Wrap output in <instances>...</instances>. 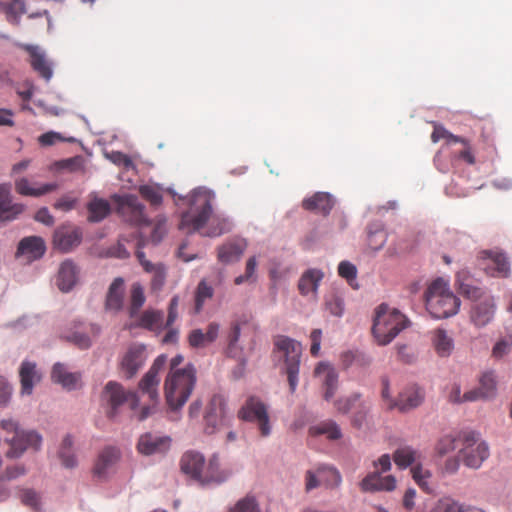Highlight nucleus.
<instances>
[{"label": "nucleus", "instance_id": "obj_1", "mask_svg": "<svg viewBox=\"0 0 512 512\" xmlns=\"http://www.w3.org/2000/svg\"><path fill=\"white\" fill-rule=\"evenodd\" d=\"M214 195L205 189H196L189 198L190 209L181 216L179 229L187 233L200 231L208 223L202 233L207 237H219L232 230L231 220L221 214L212 215Z\"/></svg>", "mask_w": 512, "mask_h": 512}, {"label": "nucleus", "instance_id": "obj_2", "mask_svg": "<svg viewBox=\"0 0 512 512\" xmlns=\"http://www.w3.org/2000/svg\"><path fill=\"white\" fill-rule=\"evenodd\" d=\"M196 384V370L193 365L188 364L183 370L169 371L164 391L168 407L172 411L181 409L189 399Z\"/></svg>", "mask_w": 512, "mask_h": 512}, {"label": "nucleus", "instance_id": "obj_3", "mask_svg": "<svg viewBox=\"0 0 512 512\" xmlns=\"http://www.w3.org/2000/svg\"><path fill=\"white\" fill-rule=\"evenodd\" d=\"M425 302L428 312L437 319L455 315L460 307V299L453 294L449 283L442 278H437L428 286Z\"/></svg>", "mask_w": 512, "mask_h": 512}, {"label": "nucleus", "instance_id": "obj_4", "mask_svg": "<svg viewBox=\"0 0 512 512\" xmlns=\"http://www.w3.org/2000/svg\"><path fill=\"white\" fill-rule=\"evenodd\" d=\"M407 324L405 315L386 304H381L375 310L372 333L379 345H387L406 328Z\"/></svg>", "mask_w": 512, "mask_h": 512}, {"label": "nucleus", "instance_id": "obj_5", "mask_svg": "<svg viewBox=\"0 0 512 512\" xmlns=\"http://www.w3.org/2000/svg\"><path fill=\"white\" fill-rule=\"evenodd\" d=\"M303 347L302 344L288 336L278 335L274 338V353L279 354L283 362L282 370L287 375L290 392L294 393L298 385V375Z\"/></svg>", "mask_w": 512, "mask_h": 512}, {"label": "nucleus", "instance_id": "obj_6", "mask_svg": "<svg viewBox=\"0 0 512 512\" xmlns=\"http://www.w3.org/2000/svg\"><path fill=\"white\" fill-rule=\"evenodd\" d=\"M181 471L197 480L201 484L221 483L225 477L218 471L219 463L216 457L209 460L205 467L204 456L198 452L188 451L183 454L180 460Z\"/></svg>", "mask_w": 512, "mask_h": 512}, {"label": "nucleus", "instance_id": "obj_7", "mask_svg": "<svg viewBox=\"0 0 512 512\" xmlns=\"http://www.w3.org/2000/svg\"><path fill=\"white\" fill-rule=\"evenodd\" d=\"M459 457L463 464L471 469H478L489 457L488 445L481 441L474 432L462 434Z\"/></svg>", "mask_w": 512, "mask_h": 512}, {"label": "nucleus", "instance_id": "obj_8", "mask_svg": "<svg viewBox=\"0 0 512 512\" xmlns=\"http://www.w3.org/2000/svg\"><path fill=\"white\" fill-rule=\"evenodd\" d=\"M1 427L4 430L15 432L14 436L9 440L10 449L6 452L7 457L17 458L29 447L35 450L39 449L41 436L38 433L34 431H20L17 423L12 419L2 420Z\"/></svg>", "mask_w": 512, "mask_h": 512}, {"label": "nucleus", "instance_id": "obj_9", "mask_svg": "<svg viewBox=\"0 0 512 512\" xmlns=\"http://www.w3.org/2000/svg\"><path fill=\"white\" fill-rule=\"evenodd\" d=\"M239 419L257 425L260 435L267 437L271 433V424L267 406L256 396L247 398L238 411Z\"/></svg>", "mask_w": 512, "mask_h": 512}, {"label": "nucleus", "instance_id": "obj_10", "mask_svg": "<svg viewBox=\"0 0 512 512\" xmlns=\"http://www.w3.org/2000/svg\"><path fill=\"white\" fill-rule=\"evenodd\" d=\"M131 397H134L132 392L126 391L124 387L117 382L109 381L105 385L101 395V402L106 410L107 417H116L121 406Z\"/></svg>", "mask_w": 512, "mask_h": 512}, {"label": "nucleus", "instance_id": "obj_11", "mask_svg": "<svg viewBox=\"0 0 512 512\" xmlns=\"http://www.w3.org/2000/svg\"><path fill=\"white\" fill-rule=\"evenodd\" d=\"M145 232L139 231L137 233L133 234V237L137 239L136 243V251L135 255L140 262L143 269L152 274L151 279V287L153 290H160L162 286L165 283L166 279V270L163 264L157 263L153 264L152 262L148 261L145 257L144 252L142 251V248L145 245V239H144Z\"/></svg>", "mask_w": 512, "mask_h": 512}, {"label": "nucleus", "instance_id": "obj_12", "mask_svg": "<svg viewBox=\"0 0 512 512\" xmlns=\"http://www.w3.org/2000/svg\"><path fill=\"white\" fill-rule=\"evenodd\" d=\"M479 258L485 263L484 270L493 277L506 278L510 274V263L506 255L499 250H483L479 253Z\"/></svg>", "mask_w": 512, "mask_h": 512}, {"label": "nucleus", "instance_id": "obj_13", "mask_svg": "<svg viewBox=\"0 0 512 512\" xmlns=\"http://www.w3.org/2000/svg\"><path fill=\"white\" fill-rule=\"evenodd\" d=\"M167 362L165 355H159L153 362L148 372L139 382V389L143 394H147L150 400L157 401L158 387L160 384L159 372L164 368Z\"/></svg>", "mask_w": 512, "mask_h": 512}, {"label": "nucleus", "instance_id": "obj_14", "mask_svg": "<svg viewBox=\"0 0 512 512\" xmlns=\"http://www.w3.org/2000/svg\"><path fill=\"white\" fill-rule=\"evenodd\" d=\"M146 350L145 346L141 344L131 345L120 361V370L124 376L128 379L132 378L137 374L140 368L146 361Z\"/></svg>", "mask_w": 512, "mask_h": 512}, {"label": "nucleus", "instance_id": "obj_15", "mask_svg": "<svg viewBox=\"0 0 512 512\" xmlns=\"http://www.w3.org/2000/svg\"><path fill=\"white\" fill-rule=\"evenodd\" d=\"M379 470L368 473L359 483L362 492H391L396 488V478L392 475L382 476Z\"/></svg>", "mask_w": 512, "mask_h": 512}, {"label": "nucleus", "instance_id": "obj_16", "mask_svg": "<svg viewBox=\"0 0 512 512\" xmlns=\"http://www.w3.org/2000/svg\"><path fill=\"white\" fill-rule=\"evenodd\" d=\"M81 241V229L72 225H62L55 230L53 235L54 246L62 252H69L77 247Z\"/></svg>", "mask_w": 512, "mask_h": 512}, {"label": "nucleus", "instance_id": "obj_17", "mask_svg": "<svg viewBox=\"0 0 512 512\" xmlns=\"http://www.w3.org/2000/svg\"><path fill=\"white\" fill-rule=\"evenodd\" d=\"M314 376L319 378L323 389V398L330 401L338 390V373L333 366L320 362L315 370Z\"/></svg>", "mask_w": 512, "mask_h": 512}, {"label": "nucleus", "instance_id": "obj_18", "mask_svg": "<svg viewBox=\"0 0 512 512\" xmlns=\"http://www.w3.org/2000/svg\"><path fill=\"white\" fill-rule=\"evenodd\" d=\"M495 309L493 297L480 298L471 306L470 320L476 327H484L493 320Z\"/></svg>", "mask_w": 512, "mask_h": 512}, {"label": "nucleus", "instance_id": "obj_19", "mask_svg": "<svg viewBox=\"0 0 512 512\" xmlns=\"http://www.w3.org/2000/svg\"><path fill=\"white\" fill-rule=\"evenodd\" d=\"M171 445V438L146 433L139 438L137 448L141 454L153 455L167 452Z\"/></svg>", "mask_w": 512, "mask_h": 512}, {"label": "nucleus", "instance_id": "obj_20", "mask_svg": "<svg viewBox=\"0 0 512 512\" xmlns=\"http://www.w3.org/2000/svg\"><path fill=\"white\" fill-rule=\"evenodd\" d=\"M100 333V327L96 324H89L84 326L80 324L74 327V330L65 334V339L80 349H88L92 344V338H95Z\"/></svg>", "mask_w": 512, "mask_h": 512}, {"label": "nucleus", "instance_id": "obj_21", "mask_svg": "<svg viewBox=\"0 0 512 512\" xmlns=\"http://www.w3.org/2000/svg\"><path fill=\"white\" fill-rule=\"evenodd\" d=\"M496 394V377L493 372H484L479 379V386L466 392L468 400H488Z\"/></svg>", "mask_w": 512, "mask_h": 512}, {"label": "nucleus", "instance_id": "obj_22", "mask_svg": "<svg viewBox=\"0 0 512 512\" xmlns=\"http://www.w3.org/2000/svg\"><path fill=\"white\" fill-rule=\"evenodd\" d=\"M226 414L225 399L221 395H214L207 407L204 415L207 433H213L215 428L221 423Z\"/></svg>", "mask_w": 512, "mask_h": 512}, {"label": "nucleus", "instance_id": "obj_23", "mask_svg": "<svg viewBox=\"0 0 512 512\" xmlns=\"http://www.w3.org/2000/svg\"><path fill=\"white\" fill-rule=\"evenodd\" d=\"M46 251L44 240L38 236H29L23 238L17 248L16 256L25 257L28 261L41 258Z\"/></svg>", "mask_w": 512, "mask_h": 512}, {"label": "nucleus", "instance_id": "obj_24", "mask_svg": "<svg viewBox=\"0 0 512 512\" xmlns=\"http://www.w3.org/2000/svg\"><path fill=\"white\" fill-rule=\"evenodd\" d=\"M120 459V451L116 447L107 446L98 455L93 472L98 478H105Z\"/></svg>", "mask_w": 512, "mask_h": 512}, {"label": "nucleus", "instance_id": "obj_25", "mask_svg": "<svg viewBox=\"0 0 512 512\" xmlns=\"http://www.w3.org/2000/svg\"><path fill=\"white\" fill-rule=\"evenodd\" d=\"M424 399L423 392L417 387H409L402 391L397 400L390 401L388 409L398 408L401 412H406L418 407Z\"/></svg>", "mask_w": 512, "mask_h": 512}, {"label": "nucleus", "instance_id": "obj_26", "mask_svg": "<svg viewBox=\"0 0 512 512\" xmlns=\"http://www.w3.org/2000/svg\"><path fill=\"white\" fill-rule=\"evenodd\" d=\"M51 379L64 389L71 391L81 386V374L69 372L62 363H55L51 371Z\"/></svg>", "mask_w": 512, "mask_h": 512}, {"label": "nucleus", "instance_id": "obj_27", "mask_svg": "<svg viewBox=\"0 0 512 512\" xmlns=\"http://www.w3.org/2000/svg\"><path fill=\"white\" fill-rule=\"evenodd\" d=\"M58 184L46 183L34 187L32 183L25 177L19 178L15 181V190L18 194L30 197H40L45 194L51 193L58 189Z\"/></svg>", "mask_w": 512, "mask_h": 512}, {"label": "nucleus", "instance_id": "obj_28", "mask_svg": "<svg viewBox=\"0 0 512 512\" xmlns=\"http://www.w3.org/2000/svg\"><path fill=\"white\" fill-rule=\"evenodd\" d=\"M302 206L305 210L328 215L334 206L332 196L325 192H317L312 197L304 199Z\"/></svg>", "mask_w": 512, "mask_h": 512}, {"label": "nucleus", "instance_id": "obj_29", "mask_svg": "<svg viewBox=\"0 0 512 512\" xmlns=\"http://www.w3.org/2000/svg\"><path fill=\"white\" fill-rule=\"evenodd\" d=\"M219 334V325L215 322L207 326L206 332L201 329H194L189 333L188 342L193 348H203L213 343Z\"/></svg>", "mask_w": 512, "mask_h": 512}, {"label": "nucleus", "instance_id": "obj_30", "mask_svg": "<svg viewBox=\"0 0 512 512\" xmlns=\"http://www.w3.org/2000/svg\"><path fill=\"white\" fill-rule=\"evenodd\" d=\"M21 393L30 395L34 385L40 381L41 376L36 369V364L30 361H23L20 370Z\"/></svg>", "mask_w": 512, "mask_h": 512}, {"label": "nucleus", "instance_id": "obj_31", "mask_svg": "<svg viewBox=\"0 0 512 512\" xmlns=\"http://www.w3.org/2000/svg\"><path fill=\"white\" fill-rule=\"evenodd\" d=\"M23 210L22 204H12L9 188L0 185V221L12 220Z\"/></svg>", "mask_w": 512, "mask_h": 512}, {"label": "nucleus", "instance_id": "obj_32", "mask_svg": "<svg viewBox=\"0 0 512 512\" xmlns=\"http://www.w3.org/2000/svg\"><path fill=\"white\" fill-rule=\"evenodd\" d=\"M246 249V243L243 240L229 241L218 248V260L229 264L240 259Z\"/></svg>", "mask_w": 512, "mask_h": 512}, {"label": "nucleus", "instance_id": "obj_33", "mask_svg": "<svg viewBox=\"0 0 512 512\" xmlns=\"http://www.w3.org/2000/svg\"><path fill=\"white\" fill-rule=\"evenodd\" d=\"M430 512H484L482 509L468 506L451 496L439 498L431 508Z\"/></svg>", "mask_w": 512, "mask_h": 512}, {"label": "nucleus", "instance_id": "obj_34", "mask_svg": "<svg viewBox=\"0 0 512 512\" xmlns=\"http://www.w3.org/2000/svg\"><path fill=\"white\" fill-rule=\"evenodd\" d=\"M431 342L440 357H449L454 350V340L444 329H435L432 332Z\"/></svg>", "mask_w": 512, "mask_h": 512}, {"label": "nucleus", "instance_id": "obj_35", "mask_svg": "<svg viewBox=\"0 0 512 512\" xmlns=\"http://www.w3.org/2000/svg\"><path fill=\"white\" fill-rule=\"evenodd\" d=\"M77 280L76 266L72 261H64L58 271L57 285L63 292H68Z\"/></svg>", "mask_w": 512, "mask_h": 512}, {"label": "nucleus", "instance_id": "obj_36", "mask_svg": "<svg viewBox=\"0 0 512 512\" xmlns=\"http://www.w3.org/2000/svg\"><path fill=\"white\" fill-rule=\"evenodd\" d=\"M309 434L311 436L325 435L330 441L339 440L343 436L340 426L332 419H327L311 426Z\"/></svg>", "mask_w": 512, "mask_h": 512}, {"label": "nucleus", "instance_id": "obj_37", "mask_svg": "<svg viewBox=\"0 0 512 512\" xmlns=\"http://www.w3.org/2000/svg\"><path fill=\"white\" fill-rule=\"evenodd\" d=\"M324 274L318 269H308L305 271L298 283V289L304 296L309 293L316 294L320 281L323 279Z\"/></svg>", "mask_w": 512, "mask_h": 512}, {"label": "nucleus", "instance_id": "obj_38", "mask_svg": "<svg viewBox=\"0 0 512 512\" xmlns=\"http://www.w3.org/2000/svg\"><path fill=\"white\" fill-rule=\"evenodd\" d=\"M123 280L121 278H116L111 283L107 297L105 307L109 311L117 312L123 306Z\"/></svg>", "mask_w": 512, "mask_h": 512}, {"label": "nucleus", "instance_id": "obj_39", "mask_svg": "<svg viewBox=\"0 0 512 512\" xmlns=\"http://www.w3.org/2000/svg\"><path fill=\"white\" fill-rule=\"evenodd\" d=\"M421 458V453L411 446H404L396 449L393 453V460L400 469H406Z\"/></svg>", "mask_w": 512, "mask_h": 512}, {"label": "nucleus", "instance_id": "obj_40", "mask_svg": "<svg viewBox=\"0 0 512 512\" xmlns=\"http://www.w3.org/2000/svg\"><path fill=\"white\" fill-rule=\"evenodd\" d=\"M88 221L100 222L110 213V204L107 200L93 197L87 204Z\"/></svg>", "mask_w": 512, "mask_h": 512}, {"label": "nucleus", "instance_id": "obj_41", "mask_svg": "<svg viewBox=\"0 0 512 512\" xmlns=\"http://www.w3.org/2000/svg\"><path fill=\"white\" fill-rule=\"evenodd\" d=\"M24 49L29 52L31 56V66L33 69L37 71L43 78L49 80L52 76V70L44 55H42L36 47L31 45H25Z\"/></svg>", "mask_w": 512, "mask_h": 512}, {"label": "nucleus", "instance_id": "obj_42", "mask_svg": "<svg viewBox=\"0 0 512 512\" xmlns=\"http://www.w3.org/2000/svg\"><path fill=\"white\" fill-rule=\"evenodd\" d=\"M163 319L161 311L148 309L140 316L138 325L150 331H160L165 327Z\"/></svg>", "mask_w": 512, "mask_h": 512}, {"label": "nucleus", "instance_id": "obj_43", "mask_svg": "<svg viewBox=\"0 0 512 512\" xmlns=\"http://www.w3.org/2000/svg\"><path fill=\"white\" fill-rule=\"evenodd\" d=\"M370 410L371 403L368 400L362 399L350 416L351 425L357 429L362 428L363 425L367 423Z\"/></svg>", "mask_w": 512, "mask_h": 512}, {"label": "nucleus", "instance_id": "obj_44", "mask_svg": "<svg viewBox=\"0 0 512 512\" xmlns=\"http://www.w3.org/2000/svg\"><path fill=\"white\" fill-rule=\"evenodd\" d=\"M456 281L459 286V292L463 296L475 301L482 298V289L473 285L472 280L469 277L463 276L462 273H458Z\"/></svg>", "mask_w": 512, "mask_h": 512}, {"label": "nucleus", "instance_id": "obj_45", "mask_svg": "<svg viewBox=\"0 0 512 512\" xmlns=\"http://www.w3.org/2000/svg\"><path fill=\"white\" fill-rule=\"evenodd\" d=\"M362 394L359 392H354L348 396H341L337 398L333 405L335 410L339 414L346 415L350 413L354 408L357 406V404L362 400Z\"/></svg>", "mask_w": 512, "mask_h": 512}, {"label": "nucleus", "instance_id": "obj_46", "mask_svg": "<svg viewBox=\"0 0 512 512\" xmlns=\"http://www.w3.org/2000/svg\"><path fill=\"white\" fill-rule=\"evenodd\" d=\"M320 480L330 488L338 487L342 481L339 471L331 466L321 465L317 467Z\"/></svg>", "mask_w": 512, "mask_h": 512}, {"label": "nucleus", "instance_id": "obj_47", "mask_svg": "<svg viewBox=\"0 0 512 512\" xmlns=\"http://www.w3.org/2000/svg\"><path fill=\"white\" fill-rule=\"evenodd\" d=\"M73 440L70 435L64 437L59 450V457L63 466L66 468H74L77 465V459L72 451Z\"/></svg>", "mask_w": 512, "mask_h": 512}, {"label": "nucleus", "instance_id": "obj_48", "mask_svg": "<svg viewBox=\"0 0 512 512\" xmlns=\"http://www.w3.org/2000/svg\"><path fill=\"white\" fill-rule=\"evenodd\" d=\"M410 472L413 480L423 491L427 493L432 491L430 487V479L432 474L428 469H424L421 464L417 463L411 467Z\"/></svg>", "mask_w": 512, "mask_h": 512}, {"label": "nucleus", "instance_id": "obj_49", "mask_svg": "<svg viewBox=\"0 0 512 512\" xmlns=\"http://www.w3.org/2000/svg\"><path fill=\"white\" fill-rule=\"evenodd\" d=\"M143 199L153 206H159L163 200V190L159 185L146 184L139 187Z\"/></svg>", "mask_w": 512, "mask_h": 512}, {"label": "nucleus", "instance_id": "obj_50", "mask_svg": "<svg viewBox=\"0 0 512 512\" xmlns=\"http://www.w3.org/2000/svg\"><path fill=\"white\" fill-rule=\"evenodd\" d=\"M144 303L145 295L143 287L138 283L133 284L130 290V317H135Z\"/></svg>", "mask_w": 512, "mask_h": 512}, {"label": "nucleus", "instance_id": "obj_51", "mask_svg": "<svg viewBox=\"0 0 512 512\" xmlns=\"http://www.w3.org/2000/svg\"><path fill=\"white\" fill-rule=\"evenodd\" d=\"M386 241L387 233L382 227L377 226L375 229H372V227L369 228L367 244L371 250H380L385 245Z\"/></svg>", "mask_w": 512, "mask_h": 512}, {"label": "nucleus", "instance_id": "obj_52", "mask_svg": "<svg viewBox=\"0 0 512 512\" xmlns=\"http://www.w3.org/2000/svg\"><path fill=\"white\" fill-rule=\"evenodd\" d=\"M241 330L238 323H234L227 336V355L229 357L236 358L240 355L241 348L238 346V340L240 338Z\"/></svg>", "mask_w": 512, "mask_h": 512}, {"label": "nucleus", "instance_id": "obj_53", "mask_svg": "<svg viewBox=\"0 0 512 512\" xmlns=\"http://www.w3.org/2000/svg\"><path fill=\"white\" fill-rule=\"evenodd\" d=\"M441 139H446L447 144H453V143L466 144V138L453 135L447 129H445L443 126L435 124L434 130L431 134V140L433 143H437Z\"/></svg>", "mask_w": 512, "mask_h": 512}, {"label": "nucleus", "instance_id": "obj_54", "mask_svg": "<svg viewBox=\"0 0 512 512\" xmlns=\"http://www.w3.org/2000/svg\"><path fill=\"white\" fill-rule=\"evenodd\" d=\"M213 296V288L202 280L195 292V312L199 313L206 300L211 299Z\"/></svg>", "mask_w": 512, "mask_h": 512}, {"label": "nucleus", "instance_id": "obj_55", "mask_svg": "<svg viewBox=\"0 0 512 512\" xmlns=\"http://www.w3.org/2000/svg\"><path fill=\"white\" fill-rule=\"evenodd\" d=\"M461 437L462 435H460L458 438L452 436L442 437L435 446L437 455L442 457L454 451L459 446L458 443H461Z\"/></svg>", "mask_w": 512, "mask_h": 512}, {"label": "nucleus", "instance_id": "obj_56", "mask_svg": "<svg viewBox=\"0 0 512 512\" xmlns=\"http://www.w3.org/2000/svg\"><path fill=\"white\" fill-rule=\"evenodd\" d=\"M512 350V333L506 335L496 342L492 349V356L496 359H500L505 355L509 354Z\"/></svg>", "mask_w": 512, "mask_h": 512}, {"label": "nucleus", "instance_id": "obj_57", "mask_svg": "<svg viewBox=\"0 0 512 512\" xmlns=\"http://www.w3.org/2000/svg\"><path fill=\"white\" fill-rule=\"evenodd\" d=\"M25 13V3L23 0H12L6 7L7 19L11 23H18L19 17Z\"/></svg>", "mask_w": 512, "mask_h": 512}, {"label": "nucleus", "instance_id": "obj_58", "mask_svg": "<svg viewBox=\"0 0 512 512\" xmlns=\"http://www.w3.org/2000/svg\"><path fill=\"white\" fill-rule=\"evenodd\" d=\"M229 512H260L254 496H246L239 500Z\"/></svg>", "mask_w": 512, "mask_h": 512}, {"label": "nucleus", "instance_id": "obj_59", "mask_svg": "<svg viewBox=\"0 0 512 512\" xmlns=\"http://www.w3.org/2000/svg\"><path fill=\"white\" fill-rule=\"evenodd\" d=\"M257 266V260L256 257H250L246 262V268H245V274L239 275L235 278L234 283L236 285H241L248 281H254L255 280V271Z\"/></svg>", "mask_w": 512, "mask_h": 512}, {"label": "nucleus", "instance_id": "obj_60", "mask_svg": "<svg viewBox=\"0 0 512 512\" xmlns=\"http://www.w3.org/2000/svg\"><path fill=\"white\" fill-rule=\"evenodd\" d=\"M447 399L452 404H463L466 402H474V400L466 399V392L461 393V386L459 383H453L449 387Z\"/></svg>", "mask_w": 512, "mask_h": 512}, {"label": "nucleus", "instance_id": "obj_61", "mask_svg": "<svg viewBox=\"0 0 512 512\" xmlns=\"http://www.w3.org/2000/svg\"><path fill=\"white\" fill-rule=\"evenodd\" d=\"M68 141L73 142V138L65 139L60 133L49 131L39 136L38 142L41 146L48 147L56 144L57 142Z\"/></svg>", "mask_w": 512, "mask_h": 512}, {"label": "nucleus", "instance_id": "obj_62", "mask_svg": "<svg viewBox=\"0 0 512 512\" xmlns=\"http://www.w3.org/2000/svg\"><path fill=\"white\" fill-rule=\"evenodd\" d=\"M21 502L35 511L40 509V497L32 489H25L20 495Z\"/></svg>", "mask_w": 512, "mask_h": 512}, {"label": "nucleus", "instance_id": "obj_63", "mask_svg": "<svg viewBox=\"0 0 512 512\" xmlns=\"http://www.w3.org/2000/svg\"><path fill=\"white\" fill-rule=\"evenodd\" d=\"M166 231V219L164 217L157 219L156 222L153 224L150 234V240L155 244L159 243L166 234Z\"/></svg>", "mask_w": 512, "mask_h": 512}, {"label": "nucleus", "instance_id": "obj_64", "mask_svg": "<svg viewBox=\"0 0 512 512\" xmlns=\"http://www.w3.org/2000/svg\"><path fill=\"white\" fill-rule=\"evenodd\" d=\"M78 198L69 194L60 197L53 205L56 210L68 212L76 207Z\"/></svg>", "mask_w": 512, "mask_h": 512}]
</instances>
